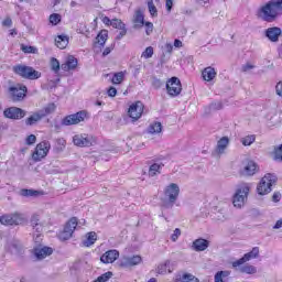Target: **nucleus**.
<instances>
[{
	"instance_id": "f257e3e1",
	"label": "nucleus",
	"mask_w": 282,
	"mask_h": 282,
	"mask_svg": "<svg viewBox=\"0 0 282 282\" xmlns=\"http://www.w3.org/2000/svg\"><path fill=\"white\" fill-rule=\"evenodd\" d=\"M281 14L282 0H271L260 10L262 21H267V23H274V20L279 19Z\"/></svg>"
},
{
	"instance_id": "f03ea898",
	"label": "nucleus",
	"mask_w": 282,
	"mask_h": 282,
	"mask_svg": "<svg viewBox=\"0 0 282 282\" xmlns=\"http://www.w3.org/2000/svg\"><path fill=\"white\" fill-rule=\"evenodd\" d=\"M13 72L28 80H39L41 78V72L34 69L32 66L17 65L13 66Z\"/></svg>"
},
{
	"instance_id": "7ed1b4c3",
	"label": "nucleus",
	"mask_w": 282,
	"mask_h": 282,
	"mask_svg": "<svg viewBox=\"0 0 282 282\" xmlns=\"http://www.w3.org/2000/svg\"><path fill=\"white\" fill-rule=\"evenodd\" d=\"M276 184V176L273 174L264 175L260 183L257 186L258 195H268V193H272V186Z\"/></svg>"
},
{
	"instance_id": "20e7f679",
	"label": "nucleus",
	"mask_w": 282,
	"mask_h": 282,
	"mask_svg": "<svg viewBox=\"0 0 282 282\" xmlns=\"http://www.w3.org/2000/svg\"><path fill=\"white\" fill-rule=\"evenodd\" d=\"M248 193H250V186L248 184L245 183L237 187L232 200L235 208H241L246 204Z\"/></svg>"
},
{
	"instance_id": "39448f33",
	"label": "nucleus",
	"mask_w": 282,
	"mask_h": 282,
	"mask_svg": "<svg viewBox=\"0 0 282 282\" xmlns=\"http://www.w3.org/2000/svg\"><path fill=\"white\" fill-rule=\"evenodd\" d=\"M23 221H25V216L21 213H13L0 217V224H2V226H19L23 224Z\"/></svg>"
},
{
	"instance_id": "423d86ee",
	"label": "nucleus",
	"mask_w": 282,
	"mask_h": 282,
	"mask_svg": "<svg viewBox=\"0 0 282 282\" xmlns=\"http://www.w3.org/2000/svg\"><path fill=\"white\" fill-rule=\"evenodd\" d=\"M87 120V111L82 110L79 112L66 116L62 120L63 127H72V124H80V122H85Z\"/></svg>"
},
{
	"instance_id": "0eeeda50",
	"label": "nucleus",
	"mask_w": 282,
	"mask_h": 282,
	"mask_svg": "<svg viewBox=\"0 0 282 282\" xmlns=\"http://www.w3.org/2000/svg\"><path fill=\"white\" fill-rule=\"evenodd\" d=\"M50 149H51V144L48 141L40 142L32 154V159L34 160V162H41L43 158H47V153H50Z\"/></svg>"
},
{
	"instance_id": "6e6552de",
	"label": "nucleus",
	"mask_w": 282,
	"mask_h": 282,
	"mask_svg": "<svg viewBox=\"0 0 282 282\" xmlns=\"http://www.w3.org/2000/svg\"><path fill=\"white\" fill-rule=\"evenodd\" d=\"M73 142L75 147H94V144H96V139L91 134L83 133L74 135Z\"/></svg>"
},
{
	"instance_id": "1a4fd4ad",
	"label": "nucleus",
	"mask_w": 282,
	"mask_h": 282,
	"mask_svg": "<svg viewBox=\"0 0 282 282\" xmlns=\"http://www.w3.org/2000/svg\"><path fill=\"white\" fill-rule=\"evenodd\" d=\"M164 196L167 202L173 206L177 202V197H180V185L175 183H171L164 189Z\"/></svg>"
},
{
	"instance_id": "9d476101",
	"label": "nucleus",
	"mask_w": 282,
	"mask_h": 282,
	"mask_svg": "<svg viewBox=\"0 0 282 282\" xmlns=\"http://www.w3.org/2000/svg\"><path fill=\"white\" fill-rule=\"evenodd\" d=\"M142 113H144V104H142V101H137L130 105L128 116L131 118L132 122L140 120V118H142Z\"/></svg>"
},
{
	"instance_id": "9b49d317",
	"label": "nucleus",
	"mask_w": 282,
	"mask_h": 282,
	"mask_svg": "<svg viewBox=\"0 0 282 282\" xmlns=\"http://www.w3.org/2000/svg\"><path fill=\"white\" fill-rule=\"evenodd\" d=\"M9 94L13 102H21L25 98V94H28V87L21 85L11 86Z\"/></svg>"
},
{
	"instance_id": "f8f14e48",
	"label": "nucleus",
	"mask_w": 282,
	"mask_h": 282,
	"mask_svg": "<svg viewBox=\"0 0 282 282\" xmlns=\"http://www.w3.org/2000/svg\"><path fill=\"white\" fill-rule=\"evenodd\" d=\"M229 145H230V139L228 137L220 138L217 141L216 148L212 153L213 158H217L219 160V158H221V155H225Z\"/></svg>"
},
{
	"instance_id": "ddd939ff",
	"label": "nucleus",
	"mask_w": 282,
	"mask_h": 282,
	"mask_svg": "<svg viewBox=\"0 0 282 282\" xmlns=\"http://www.w3.org/2000/svg\"><path fill=\"white\" fill-rule=\"evenodd\" d=\"M166 89H167L169 96H172V97L180 96V94H182V82H180V78L177 77H172L166 83Z\"/></svg>"
},
{
	"instance_id": "4468645a",
	"label": "nucleus",
	"mask_w": 282,
	"mask_h": 282,
	"mask_svg": "<svg viewBox=\"0 0 282 282\" xmlns=\"http://www.w3.org/2000/svg\"><path fill=\"white\" fill-rule=\"evenodd\" d=\"M28 115V111L19 107H10L3 111L4 118L9 120H23V117Z\"/></svg>"
},
{
	"instance_id": "2eb2a0df",
	"label": "nucleus",
	"mask_w": 282,
	"mask_h": 282,
	"mask_svg": "<svg viewBox=\"0 0 282 282\" xmlns=\"http://www.w3.org/2000/svg\"><path fill=\"white\" fill-rule=\"evenodd\" d=\"M257 257H259V247H253L250 252L245 253L242 258L234 261L231 265L232 268H239L243 263H248L251 259H257Z\"/></svg>"
},
{
	"instance_id": "dca6fc26",
	"label": "nucleus",
	"mask_w": 282,
	"mask_h": 282,
	"mask_svg": "<svg viewBox=\"0 0 282 282\" xmlns=\"http://www.w3.org/2000/svg\"><path fill=\"white\" fill-rule=\"evenodd\" d=\"M281 35L282 31L279 26H272L264 31V36H267L271 43H279V39H281Z\"/></svg>"
},
{
	"instance_id": "f3484780",
	"label": "nucleus",
	"mask_w": 282,
	"mask_h": 282,
	"mask_svg": "<svg viewBox=\"0 0 282 282\" xmlns=\"http://www.w3.org/2000/svg\"><path fill=\"white\" fill-rule=\"evenodd\" d=\"M118 257H120V252L116 249L106 251L101 257V263H113Z\"/></svg>"
},
{
	"instance_id": "a211bd4d",
	"label": "nucleus",
	"mask_w": 282,
	"mask_h": 282,
	"mask_svg": "<svg viewBox=\"0 0 282 282\" xmlns=\"http://www.w3.org/2000/svg\"><path fill=\"white\" fill-rule=\"evenodd\" d=\"M132 23L134 30H141V28H144V12H142V10H137L134 12Z\"/></svg>"
},
{
	"instance_id": "6ab92c4d",
	"label": "nucleus",
	"mask_w": 282,
	"mask_h": 282,
	"mask_svg": "<svg viewBox=\"0 0 282 282\" xmlns=\"http://www.w3.org/2000/svg\"><path fill=\"white\" fill-rule=\"evenodd\" d=\"M76 67H78V59L73 55L67 56L66 62L61 65V69H63V72H69L72 69H76Z\"/></svg>"
},
{
	"instance_id": "aec40b11",
	"label": "nucleus",
	"mask_w": 282,
	"mask_h": 282,
	"mask_svg": "<svg viewBox=\"0 0 282 282\" xmlns=\"http://www.w3.org/2000/svg\"><path fill=\"white\" fill-rule=\"evenodd\" d=\"M139 263H142V257L140 256L124 257L121 261L123 268H131L132 265H139Z\"/></svg>"
},
{
	"instance_id": "412c9836",
	"label": "nucleus",
	"mask_w": 282,
	"mask_h": 282,
	"mask_svg": "<svg viewBox=\"0 0 282 282\" xmlns=\"http://www.w3.org/2000/svg\"><path fill=\"white\" fill-rule=\"evenodd\" d=\"M208 246H210V242L208 240H206L204 238H198L193 241L192 248L196 252H204V250H206L208 248Z\"/></svg>"
},
{
	"instance_id": "4be33fe9",
	"label": "nucleus",
	"mask_w": 282,
	"mask_h": 282,
	"mask_svg": "<svg viewBox=\"0 0 282 282\" xmlns=\"http://www.w3.org/2000/svg\"><path fill=\"white\" fill-rule=\"evenodd\" d=\"M43 112L40 110L33 112L29 118L25 119L26 127H34V124L43 120Z\"/></svg>"
},
{
	"instance_id": "5701e85b",
	"label": "nucleus",
	"mask_w": 282,
	"mask_h": 282,
	"mask_svg": "<svg viewBox=\"0 0 282 282\" xmlns=\"http://www.w3.org/2000/svg\"><path fill=\"white\" fill-rule=\"evenodd\" d=\"M53 252L54 250L50 247H42V248L34 249V256L40 261L45 259L46 257H50Z\"/></svg>"
},
{
	"instance_id": "b1692460",
	"label": "nucleus",
	"mask_w": 282,
	"mask_h": 282,
	"mask_svg": "<svg viewBox=\"0 0 282 282\" xmlns=\"http://www.w3.org/2000/svg\"><path fill=\"white\" fill-rule=\"evenodd\" d=\"M259 171V165L254 163V161H249L243 167V175L252 176Z\"/></svg>"
},
{
	"instance_id": "393cba45",
	"label": "nucleus",
	"mask_w": 282,
	"mask_h": 282,
	"mask_svg": "<svg viewBox=\"0 0 282 282\" xmlns=\"http://www.w3.org/2000/svg\"><path fill=\"white\" fill-rule=\"evenodd\" d=\"M174 282H199V279H197L195 275L191 273H185V274H177L175 276Z\"/></svg>"
},
{
	"instance_id": "a878e982",
	"label": "nucleus",
	"mask_w": 282,
	"mask_h": 282,
	"mask_svg": "<svg viewBox=\"0 0 282 282\" xmlns=\"http://www.w3.org/2000/svg\"><path fill=\"white\" fill-rule=\"evenodd\" d=\"M202 76L204 80L210 83V80H213L217 76V72L213 67L208 66L203 70Z\"/></svg>"
},
{
	"instance_id": "bb28decb",
	"label": "nucleus",
	"mask_w": 282,
	"mask_h": 282,
	"mask_svg": "<svg viewBox=\"0 0 282 282\" xmlns=\"http://www.w3.org/2000/svg\"><path fill=\"white\" fill-rule=\"evenodd\" d=\"M55 45L59 50H65V47H67V45H69V37L67 35H58L55 39Z\"/></svg>"
},
{
	"instance_id": "cd10ccee",
	"label": "nucleus",
	"mask_w": 282,
	"mask_h": 282,
	"mask_svg": "<svg viewBox=\"0 0 282 282\" xmlns=\"http://www.w3.org/2000/svg\"><path fill=\"white\" fill-rule=\"evenodd\" d=\"M98 240V235H96V232L90 231L86 235V239L83 241V245L86 248H89L90 246H94V243H96V241Z\"/></svg>"
},
{
	"instance_id": "c85d7f7f",
	"label": "nucleus",
	"mask_w": 282,
	"mask_h": 282,
	"mask_svg": "<svg viewBox=\"0 0 282 282\" xmlns=\"http://www.w3.org/2000/svg\"><path fill=\"white\" fill-rule=\"evenodd\" d=\"M158 274H166L169 272H173V269L171 268V261L166 260L164 263L160 264L156 269Z\"/></svg>"
},
{
	"instance_id": "c756f323",
	"label": "nucleus",
	"mask_w": 282,
	"mask_h": 282,
	"mask_svg": "<svg viewBox=\"0 0 282 282\" xmlns=\"http://www.w3.org/2000/svg\"><path fill=\"white\" fill-rule=\"evenodd\" d=\"M56 111V105L48 104L46 107L40 110V113H43V118H46V116H50L51 113H54Z\"/></svg>"
},
{
	"instance_id": "7c9ffc66",
	"label": "nucleus",
	"mask_w": 282,
	"mask_h": 282,
	"mask_svg": "<svg viewBox=\"0 0 282 282\" xmlns=\"http://www.w3.org/2000/svg\"><path fill=\"white\" fill-rule=\"evenodd\" d=\"M109 37V33L107 32V30L101 31L97 37L96 41L98 43V45H105V43H107V39Z\"/></svg>"
},
{
	"instance_id": "2f4dec72",
	"label": "nucleus",
	"mask_w": 282,
	"mask_h": 282,
	"mask_svg": "<svg viewBox=\"0 0 282 282\" xmlns=\"http://www.w3.org/2000/svg\"><path fill=\"white\" fill-rule=\"evenodd\" d=\"M76 226H78V219L76 217H73L68 220V223L64 228L74 235V230H76Z\"/></svg>"
},
{
	"instance_id": "473e14b6",
	"label": "nucleus",
	"mask_w": 282,
	"mask_h": 282,
	"mask_svg": "<svg viewBox=\"0 0 282 282\" xmlns=\"http://www.w3.org/2000/svg\"><path fill=\"white\" fill-rule=\"evenodd\" d=\"M39 221V215H33L31 217V226H33V229L36 230V232H41L43 230V226H41Z\"/></svg>"
},
{
	"instance_id": "72a5a7b5",
	"label": "nucleus",
	"mask_w": 282,
	"mask_h": 282,
	"mask_svg": "<svg viewBox=\"0 0 282 282\" xmlns=\"http://www.w3.org/2000/svg\"><path fill=\"white\" fill-rule=\"evenodd\" d=\"M239 272H242V274H257V268L254 265L247 264L241 267Z\"/></svg>"
},
{
	"instance_id": "f704fd0d",
	"label": "nucleus",
	"mask_w": 282,
	"mask_h": 282,
	"mask_svg": "<svg viewBox=\"0 0 282 282\" xmlns=\"http://www.w3.org/2000/svg\"><path fill=\"white\" fill-rule=\"evenodd\" d=\"M230 276V271H218L215 274V281L214 282H224V279H228Z\"/></svg>"
},
{
	"instance_id": "c9c22d12",
	"label": "nucleus",
	"mask_w": 282,
	"mask_h": 282,
	"mask_svg": "<svg viewBox=\"0 0 282 282\" xmlns=\"http://www.w3.org/2000/svg\"><path fill=\"white\" fill-rule=\"evenodd\" d=\"M148 131L150 133H162V123L161 122H153L152 124H150V127L148 128Z\"/></svg>"
},
{
	"instance_id": "e433bc0d",
	"label": "nucleus",
	"mask_w": 282,
	"mask_h": 282,
	"mask_svg": "<svg viewBox=\"0 0 282 282\" xmlns=\"http://www.w3.org/2000/svg\"><path fill=\"white\" fill-rule=\"evenodd\" d=\"M122 80H124V73L119 72L112 76L111 83H112V85H120L122 83Z\"/></svg>"
},
{
	"instance_id": "4c0bfd02",
	"label": "nucleus",
	"mask_w": 282,
	"mask_h": 282,
	"mask_svg": "<svg viewBox=\"0 0 282 282\" xmlns=\"http://www.w3.org/2000/svg\"><path fill=\"white\" fill-rule=\"evenodd\" d=\"M160 169H162L161 164H158V163L152 164L149 169V176L155 177V175H158V173H160Z\"/></svg>"
},
{
	"instance_id": "58836bf2",
	"label": "nucleus",
	"mask_w": 282,
	"mask_h": 282,
	"mask_svg": "<svg viewBox=\"0 0 282 282\" xmlns=\"http://www.w3.org/2000/svg\"><path fill=\"white\" fill-rule=\"evenodd\" d=\"M20 195L22 197H36V195H39V191H34V189H21L20 191Z\"/></svg>"
},
{
	"instance_id": "ea45409f",
	"label": "nucleus",
	"mask_w": 282,
	"mask_h": 282,
	"mask_svg": "<svg viewBox=\"0 0 282 282\" xmlns=\"http://www.w3.org/2000/svg\"><path fill=\"white\" fill-rule=\"evenodd\" d=\"M21 50L22 52H24V54H37L39 48H36V46H28L25 44L21 45Z\"/></svg>"
},
{
	"instance_id": "a19ab883",
	"label": "nucleus",
	"mask_w": 282,
	"mask_h": 282,
	"mask_svg": "<svg viewBox=\"0 0 282 282\" xmlns=\"http://www.w3.org/2000/svg\"><path fill=\"white\" fill-rule=\"evenodd\" d=\"M254 140H257V137H254V134H251L242 138L241 143L243 144V147H250V144H253Z\"/></svg>"
},
{
	"instance_id": "79ce46f5",
	"label": "nucleus",
	"mask_w": 282,
	"mask_h": 282,
	"mask_svg": "<svg viewBox=\"0 0 282 282\" xmlns=\"http://www.w3.org/2000/svg\"><path fill=\"white\" fill-rule=\"evenodd\" d=\"M72 231H68V229L64 227V230L59 232L58 237L61 241H67V239H72Z\"/></svg>"
},
{
	"instance_id": "37998d69",
	"label": "nucleus",
	"mask_w": 282,
	"mask_h": 282,
	"mask_svg": "<svg viewBox=\"0 0 282 282\" xmlns=\"http://www.w3.org/2000/svg\"><path fill=\"white\" fill-rule=\"evenodd\" d=\"M61 19H62L61 14L53 13L50 15L48 21L52 25H58V23L61 22Z\"/></svg>"
},
{
	"instance_id": "c03bdc74",
	"label": "nucleus",
	"mask_w": 282,
	"mask_h": 282,
	"mask_svg": "<svg viewBox=\"0 0 282 282\" xmlns=\"http://www.w3.org/2000/svg\"><path fill=\"white\" fill-rule=\"evenodd\" d=\"M51 68L55 74H58V72L61 70V63L58 62V59L54 57L51 59Z\"/></svg>"
},
{
	"instance_id": "a18cd8bd",
	"label": "nucleus",
	"mask_w": 282,
	"mask_h": 282,
	"mask_svg": "<svg viewBox=\"0 0 282 282\" xmlns=\"http://www.w3.org/2000/svg\"><path fill=\"white\" fill-rule=\"evenodd\" d=\"M148 8L151 17H158V8L153 3V0H148Z\"/></svg>"
},
{
	"instance_id": "49530a36",
	"label": "nucleus",
	"mask_w": 282,
	"mask_h": 282,
	"mask_svg": "<svg viewBox=\"0 0 282 282\" xmlns=\"http://www.w3.org/2000/svg\"><path fill=\"white\" fill-rule=\"evenodd\" d=\"M110 25L116 30H123L124 28V23L122 22V20L119 19H113Z\"/></svg>"
},
{
	"instance_id": "de8ad7c7",
	"label": "nucleus",
	"mask_w": 282,
	"mask_h": 282,
	"mask_svg": "<svg viewBox=\"0 0 282 282\" xmlns=\"http://www.w3.org/2000/svg\"><path fill=\"white\" fill-rule=\"evenodd\" d=\"M141 56L142 58H151L153 56V46H148Z\"/></svg>"
},
{
	"instance_id": "09e8293b",
	"label": "nucleus",
	"mask_w": 282,
	"mask_h": 282,
	"mask_svg": "<svg viewBox=\"0 0 282 282\" xmlns=\"http://www.w3.org/2000/svg\"><path fill=\"white\" fill-rule=\"evenodd\" d=\"M147 36L153 34V24L151 22H144Z\"/></svg>"
},
{
	"instance_id": "8fccbe9b",
	"label": "nucleus",
	"mask_w": 282,
	"mask_h": 282,
	"mask_svg": "<svg viewBox=\"0 0 282 282\" xmlns=\"http://www.w3.org/2000/svg\"><path fill=\"white\" fill-rule=\"evenodd\" d=\"M181 235H182V230L180 228H176L171 236L172 241H177Z\"/></svg>"
},
{
	"instance_id": "3c124183",
	"label": "nucleus",
	"mask_w": 282,
	"mask_h": 282,
	"mask_svg": "<svg viewBox=\"0 0 282 282\" xmlns=\"http://www.w3.org/2000/svg\"><path fill=\"white\" fill-rule=\"evenodd\" d=\"M2 28H12V18L11 17L4 18V20L2 21Z\"/></svg>"
},
{
	"instance_id": "603ef678",
	"label": "nucleus",
	"mask_w": 282,
	"mask_h": 282,
	"mask_svg": "<svg viewBox=\"0 0 282 282\" xmlns=\"http://www.w3.org/2000/svg\"><path fill=\"white\" fill-rule=\"evenodd\" d=\"M107 94L110 98H116L118 90L116 89V87L111 86L110 88H108Z\"/></svg>"
},
{
	"instance_id": "864d4df0",
	"label": "nucleus",
	"mask_w": 282,
	"mask_h": 282,
	"mask_svg": "<svg viewBox=\"0 0 282 282\" xmlns=\"http://www.w3.org/2000/svg\"><path fill=\"white\" fill-rule=\"evenodd\" d=\"M26 144L30 147V145H32V144H35L36 143V135H34V134H31V135H29L28 138H26Z\"/></svg>"
},
{
	"instance_id": "5fc2aeb1",
	"label": "nucleus",
	"mask_w": 282,
	"mask_h": 282,
	"mask_svg": "<svg viewBox=\"0 0 282 282\" xmlns=\"http://www.w3.org/2000/svg\"><path fill=\"white\" fill-rule=\"evenodd\" d=\"M19 248H21V247L17 243L9 245V250H10V252H12V254H17V252H19Z\"/></svg>"
},
{
	"instance_id": "6e6d98bb",
	"label": "nucleus",
	"mask_w": 282,
	"mask_h": 282,
	"mask_svg": "<svg viewBox=\"0 0 282 282\" xmlns=\"http://www.w3.org/2000/svg\"><path fill=\"white\" fill-rule=\"evenodd\" d=\"M274 155H275V160H281L282 162V145L275 149Z\"/></svg>"
},
{
	"instance_id": "4d7b16f0",
	"label": "nucleus",
	"mask_w": 282,
	"mask_h": 282,
	"mask_svg": "<svg viewBox=\"0 0 282 282\" xmlns=\"http://www.w3.org/2000/svg\"><path fill=\"white\" fill-rule=\"evenodd\" d=\"M241 69H242V72H250V70L254 69V65L247 63V64L242 65Z\"/></svg>"
},
{
	"instance_id": "13d9d810",
	"label": "nucleus",
	"mask_w": 282,
	"mask_h": 282,
	"mask_svg": "<svg viewBox=\"0 0 282 282\" xmlns=\"http://www.w3.org/2000/svg\"><path fill=\"white\" fill-rule=\"evenodd\" d=\"M119 30H121L120 32H119V34L117 35V41H120L123 36H127V29L123 26V29H119Z\"/></svg>"
},
{
	"instance_id": "bf43d9fd",
	"label": "nucleus",
	"mask_w": 282,
	"mask_h": 282,
	"mask_svg": "<svg viewBox=\"0 0 282 282\" xmlns=\"http://www.w3.org/2000/svg\"><path fill=\"white\" fill-rule=\"evenodd\" d=\"M275 93L280 96V98H282V82L276 84Z\"/></svg>"
},
{
	"instance_id": "052dcab7",
	"label": "nucleus",
	"mask_w": 282,
	"mask_h": 282,
	"mask_svg": "<svg viewBox=\"0 0 282 282\" xmlns=\"http://www.w3.org/2000/svg\"><path fill=\"white\" fill-rule=\"evenodd\" d=\"M111 52H113V45L106 47L102 52V56H109Z\"/></svg>"
},
{
	"instance_id": "680f3d73",
	"label": "nucleus",
	"mask_w": 282,
	"mask_h": 282,
	"mask_svg": "<svg viewBox=\"0 0 282 282\" xmlns=\"http://www.w3.org/2000/svg\"><path fill=\"white\" fill-rule=\"evenodd\" d=\"M165 8H166L167 12H171V10H173V0H166Z\"/></svg>"
},
{
	"instance_id": "e2e57ef3",
	"label": "nucleus",
	"mask_w": 282,
	"mask_h": 282,
	"mask_svg": "<svg viewBox=\"0 0 282 282\" xmlns=\"http://www.w3.org/2000/svg\"><path fill=\"white\" fill-rule=\"evenodd\" d=\"M273 202H281V193L275 192L272 196Z\"/></svg>"
},
{
	"instance_id": "0e129e2a",
	"label": "nucleus",
	"mask_w": 282,
	"mask_h": 282,
	"mask_svg": "<svg viewBox=\"0 0 282 282\" xmlns=\"http://www.w3.org/2000/svg\"><path fill=\"white\" fill-rule=\"evenodd\" d=\"M223 216H218V221H226L228 219V214L226 213H220Z\"/></svg>"
},
{
	"instance_id": "69168bd1",
	"label": "nucleus",
	"mask_w": 282,
	"mask_h": 282,
	"mask_svg": "<svg viewBox=\"0 0 282 282\" xmlns=\"http://www.w3.org/2000/svg\"><path fill=\"white\" fill-rule=\"evenodd\" d=\"M274 230H279V228H282V219L278 220L275 225L273 226Z\"/></svg>"
},
{
	"instance_id": "338daca9",
	"label": "nucleus",
	"mask_w": 282,
	"mask_h": 282,
	"mask_svg": "<svg viewBox=\"0 0 282 282\" xmlns=\"http://www.w3.org/2000/svg\"><path fill=\"white\" fill-rule=\"evenodd\" d=\"M111 19H109V17H105L104 19H102V23H105V25H111Z\"/></svg>"
},
{
	"instance_id": "774afa93",
	"label": "nucleus",
	"mask_w": 282,
	"mask_h": 282,
	"mask_svg": "<svg viewBox=\"0 0 282 282\" xmlns=\"http://www.w3.org/2000/svg\"><path fill=\"white\" fill-rule=\"evenodd\" d=\"M174 47H182V41L174 40Z\"/></svg>"
}]
</instances>
